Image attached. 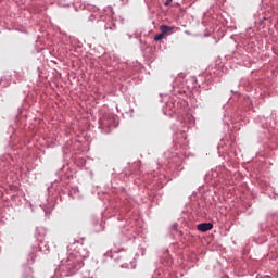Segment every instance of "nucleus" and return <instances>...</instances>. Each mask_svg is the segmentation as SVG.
Wrapping results in <instances>:
<instances>
[{
    "mask_svg": "<svg viewBox=\"0 0 278 278\" xmlns=\"http://www.w3.org/2000/svg\"><path fill=\"white\" fill-rule=\"evenodd\" d=\"M173 229H177V226L174 225V226H173Z\"/></svg>",
    "mask_w": 278,
    "mask_h": 278,
    "instance_id": "nucleus-6",
    "label": "nucleus"
},
{
    "mask_svg": "<svg viewBox=\"0 0 278 278\" xmlns=\"http://www.w3.org/2000/svg\"><path fill=\"white\" fill-rule=\"evenodd\" d=\"M173 29H175V27H173V26H167V25L160 26V30L163 33V36L165 38H166V36H170V34H173Z\"/></svg>",
    "mask_w": 278,
    "mask_h": 278,
    "instance_id": "nucleus-2",
    "label": "nucleus"
},
{
    "mask_svg": "<svg viewBox=\"0 0 278 278\" xmlns=\"http://www.w3.org/2000/svg\"><path fill=\"white\" fill-rule=\"evenodd\" d=\"M214 228V225L212 223H202L197 226L198 231H202L205 233V231H212Z\"/></svg>",
    "mask_w": 278,
    "mask_h": 278,
    "instance_id": "nucleus-1",
    "label": "nucleus"
},
{
    "mask_svg": "<svg viewBox=\"0 0 278 278\" xmlns=\"http://www.w3.org/2000/svg\"><path fill=\"white\" fill-rule=\"evenodd\" d=\"M172 2H173V0H167V1L165 2V5H169Z\"/></svg>",
    "mask_w": 278,
    "mask_h": 278,
    "instance_id": "nucleus-5",
    "label": "nucleus"
},
{
    "mask_svg": "<svg viewBox=\"0 0 278 278\" xmlns=\"http://www.w3.org/2000/svg\"><path fill=\"white\" fill-rule=\"evenodd\" d=\"M163 38H166V37L163 35V33H160L156 36H154V41L160 42V40H163Z\"/></svg>",
    "mask_w": 278,
    "mask_h": 278,
    "instance_id": "nucleus-4",
    "label": "nucleus"
},
{
    "mask_svg": "<svg viewBox=\"0 0 278 278\" xmlns=\"http://www.w3.org/2000/svg\"><path fill=\"white\" fill-rule=\"evenodd\" d=\"M84 266V261L78 260L73 264V268L74 270H79V268H81Z\"/></svg>",
    "mask_w": 278,
    "mask_h": 278,
    "instance_id": "nucleus-3",
    "label": "nucleus"
}]
</instances>
